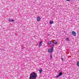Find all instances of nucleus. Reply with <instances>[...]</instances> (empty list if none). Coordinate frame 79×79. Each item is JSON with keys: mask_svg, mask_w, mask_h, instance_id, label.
<instances>
[{"mask_svg": "<svg viewBox=\"0 0 79 79\" xmlns=\"http://www.w3.org/2000/svg\"><path fill=\"white\" fill-rule=\"evenodd\" d=\"M37 77V74L35 72H32L30 75L29 79H36Z\"/></svg>", "mask_w": 79, "mask_h": 79, "instance_id": "f257e3e1", "label": "nucleus"}, {"mask_svg": "<svg viewBox=\"0 0 79 79\" xmlns=\"http://www.w3.org/2000/svg\"><path fill=\"white\" fill-rule=\"evenodd\" d=\"M72 35L73 36H76V33L75 32V31H73L72 32Z\"/></svg>", "mask_w": 79, "mask_h": 79, "instance_id": "f03ea898", "label": "nucleus"}, {"mask_svg": "<svg viewBox=\"0 0 79 79\" xmlns=\"http://www.w3.org/2000/svg\"><path fill=\"white\" fill-rule=\"evenodd\" d=\"M53 52V49H48V53H52Z\"/></svg>", "mask_w": 79, "mask_h": 79, "instance_id": "7ed1b4c3", "label": "nucleus"}, {"mask_svg": "<svg viewBox=\"0 0 79 79\" xmlns=\"http://www.w3.org/2000/svg\"><path fill=\"white\" fill-rule=\"evenodd\" d=\"M61 75H63V73H62V72H60L59 73V75L57 76H56V77H60V76H61Z\"/></svg>", "mask_w": 79, "mask_h": 79, "instance_id": "20e7f679", "label": "nucleus"}, {"mask_svg": "<svg viewBox=\"0 0 79 79\" xmlns=\"http://www.w3.org/2000/svg\"><path fill=\"white\" fill-rule=\"evenodd\" d=\"M37 20L38 22L40 21V17H37Z\"/></svg>", "mask_w": 79, "mask_h": 79, "instance_id": "39448f33", "label": "nucleus"}, {"mask_svg": "<svg viewBox=\"0 0 79 79\" xmlns=\"http://www.w3.org/2000/svg\"><path fill=\"white\" fill-rule=\"evenodd\" d=\"M42 71H43L42 69L41 68L38 71L40 72V73H41L42 72Z\"/></svg>", "mask_w": 79, "mask_h": 79, "instance_id": "423d86ee", "label": "nucleus"}, {"mask_svg": "<svg viewBox=\"0 0 79 79\" xmlns=\"http://www.w3.org/2000/svg\"><path fill=\"white\" fill-rule=\"evenodd\" d=\"M9 22H14L15 21V20L12 19H9Z\"/></svg>", "mask_w": 79, "mask_h": 79, "instance_id": "0eeeda50", "label": "nucleus"}, {"mask_svg": "<svg viewBox=\"0 0 79 79\" xmlns=\"http://www.w3.org/2000/svg\"><path fill=\"white\" fill-rule=\"evenodd\" d=\"M66 41H67L68 42H69V38L68 37H67L65 39Z\"/></svg>", "mask_w": 79, "mask_h": 79, "instance_id": "6e6552de", "label": "nucleus"}, {"mask_svg": "<svg viewBox=\"0 0 79 79\" xmlns=\"http://www.w3.org/2000/svg\"><path fill=\"white\" fill-rule=\"evenodd\" d=\"M39 46H40V47L41 46H42V41H41L40 44H39Z\"/></svg>", "mask_w": 79, "mask_h": 79, "instance_id": "1a4fd4ad", "label": "nucleus"}, {"mask_svg": "<svg viewBox=\"0 0 79 79\" xmlns=\"http://www.w3.org/2000/svg\"><path fill=\"white\" fill-rule=\"evenodd\" d=\"M48 45H50V44H52V41H49L48 43Z\"/></svg>", "mask_w": 79, "mask_h": 79, "instance_id": "9d476101", "label": "nucleus"}, {"mask_svg": "<svg viewBox=\"0 0 79 79\" xmlns=\"http://www.w3.org/2000/svg\"><path fill=\"white\" fill-rule=\"evenodd\" d=\"M49 23H50V24H53V21H50L49 22Z\"/></svg>", "mask_w": 79, "mask_h": 79, "instance_id": "9b49d317", "label": "nucleus"}, {"mask_svg": "<svg viewBox=\"0 0 79 79\" xmlns=\"http://www.w3.org/2000/svg\"><path fill=\"white\" fill-rule=\"evenodd\" d=\"M77 66H79V62H77Z\"/></svg>", "mask_w": 79, "mask_h": 79, "instance_id": "f8f14e48", "label": "nucleus"}, {"mask_svg": "<svg viewBox=\"0 0 79 79\" xmlns=\"http://www.w3.org/2000/svg\"><path fill=\"white\" fill-rule=\"evenodd\" d=\"M54 44H58V42H56V41H55V42L54 43Z\"/></svg>", "mask_w": 79, "mask_h": 79, "instance_id": "ddd939ff", "label": "nucleus"}, {"mask_svg": "<svg viewBox=\"0 0 79 79\" xmlns=\"http://www.w3.org/2000/svg\"><path fill=\"white\" fill-rule=\"evenodd\" d=\"M50 58L51 59H52V55H50Z\"/></svg>", "mask_w": 79, "mask_h": 79, "instance_id": "4468645a", "label": "nucleus"}, {"mask_svg": "<svg viewBox=\"0 0 79 79\" xmlns=\"http://www.w3.org/2000/svg\"><path fill=\"white\" fill-rule=\"evenodd\" d=\"M51 49V50H53V47H52V48Z\"/></svg>", "mask_w": 79, "mask_h": 79, "instance_id": "2eb2a0df", "label": "nucleus"}, {"mask_svg": "<svg viewBox=\"0 0 79 79\" xmlns=\"http://www.w3.org/2000/svg\"><path fill=\"white\" fill-rule=\"evenodd\" d=\"M61 60H62V61H64V59L63 58H61Z\"/></svg>", "mask_w": 79, "mask_h": 79, "instance_id": "dca6fc26", "label": "nucleus"}, {"mask_svg": "<svg viewBox=\"0 0 79 79\" xmlns=\"http://www.w3.org/2000/svg\"><path fill=\"white\" fill-rule=\"evenodd\" d=\"M70 0H66V1H69Z\"/></svg>", "mask_w": 79, "mask_h": 79, "instance_id": "f3484780", "label": "nucleus"}, {"mask_svg": "<svg viewBox=\"0 0 79 79\" xmlns=\"http://www.w3.org/2000/svg\"><path fill=\"white\" fill-rule=\"evenodd\" d=\"M52 45H53V44H52Z\"/></svg>", "mask_w": 79, "mask_h": 79, "instance_id": "a211bd4d", "label": "nucleus"}]
</instances>
